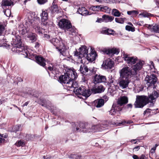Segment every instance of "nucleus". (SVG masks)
Here are the masks:
<instances>
[{
  "label": "nucleus",
  "instance_id": "bf43d9fd",
  "mask_svg": "<svg viewBox=\"0 0 159 159\" xmlns=\"http://www.w3.org/2000/svg\"><path fill=\"white\" fill-rule=\"evenodd\" d=\"M110 2H112V3H120V0H110Z\"/></svg>",
  "mask_w": 159,
  "mask_h": 159
},
{
  "label": "nucleus",
  "instance_id": "dca6fc26",
  "mask_svg": "<svg viewBox=\"0 0 159 159\" xmlns=\"http://www.w3.org/2000/svg\"><path fill=\"white\" fill-rule=\"evenodd\" d=\"M93 80L95 84L101 83H105L106 80V78L105 76L96 74L93 77Z\"/></svg>",
  "mask_w": 159,
  "mask_h": 159
},
{
  "label": "nucleus",
  "instance_id": "c85d7f7f",
  "mask_svg": "<svg viewBox=\"0 0 159 159\" xmlns=\"http://www.w3.org/2000/svg\"><path fill=\"white\" fill-rule=\"evenodd\" d=\"M149 26L150 27V28L151 29L152 31L159 33V25L155 24L152 26L150 25H149Z\"/></svg>",
  "mask_w": 159,
  "mask_h": 159
},
{
  "label": "nucleus",
  "instance_id": "5701e85b",
  "mask_svg": "<svg viewBox=\"0 0 159 159\" xmlns=\"http://www.w3.org/2000/svg\"><path fill=\"white\" fill-rule=\"evenodd\" d=\"M35 58L37 63L41 66L44 67L46 65V61L44 58L42 57L35 56Z\"/></svg>",
  "mask_w": 159,
  "mask_h": 159
},
{
  "label": "nucleus",
  "instance_id": "a211bd4d",
  "mask_svg": "<svg viewBox=\"0 0 159 159\" xmlns=\"http://www.w3.org/2000/svg\"><path fill=\"white\" fill-rule=\"evenodd\" d=\"M48 10L45 11L43 10L42 13L40 14L41 20L42 24L43 25L46 26L48 25L47 21L48 19V15L47 12Z\"/></svg>",
  "mask_w": 159,
  "mask_h": 159
},
{
  "label": "nucleus",
  "instance_id": "680f3d73",
  "mask_svg": "<svg viewBox=\"0 0 159 159\" xmlns=\"http://www.w3.org/2000/svg\"><path fill=\"white\" fill-rule=\"evenodd\" d=\"M103 99L104 100V101L105 102L107 101L108 99V97L106 95L103 96Z\"/></svg>",
  "mask_w": 159,
  "mask_h": 159
},
{
  "label": "nucleus",
  "instance_id": "423d86ee",
  "mask_svg": "<svg viewBox=\"0 0 159 159\" xmlns=\"http://www.w3.org/2000/svg\"><path fill=\"white\" fill-rule=\"evenodd\" d=\"M59 27L66 32L69 31V34L73 36L76 35V30L72 27L70 21L65 19H62L59 20L58 24Z\"/></svg>",
  "mask_w": 159,
  "mask_h": 159
},
{
  "label": "nucleus",
  "instance_id": "7ed1b4c3",
  "mask_svg": "<svg viewBox=\"0 0 159 159\" xmlns=\"http://www.w3.org/2000/svg\"><path fill=\"white\" fill-rule=\"evenodd\" d=\"M158 96V93L156 91H153L148 96L144 95L137 96L134 104V107L135 108H142L149 103V107H152Z\"/></svg>",
  "mask_w": 159,
  "mask_h": 159
},
{
  "label": "nucleus",
  "instance_id": "20e7f679",
  "mask_svg": "<svg viewBox=\"0 0 159 159\" xmlns=\"http://www.w3.org/2000/svg\"><path fill=\"white\" fill-rule=\"evenodd\" d=\"M12 40L11 44L13 46L12 51L25 56V57L31 59L30 53L27 50L25 49L24 47L22 46L20 36L16 34L15 32H12Z\"/></svg>",
  "mask_w": 159,
  "mask_h": 159
},
{
  "label": "nucleus",
  "instance_id": "79ce46f5",
  "mask_svg": "<svg viewBox=\"0 0 159 159\" xmlns=\"http://www.w3.org/2000/svg\"><path fill=\"white\" fill-rule=\"evenodd\" d=\"M25 144V143L24 142L22 141L21 140H19L17 142L15 143V145L18 147L20 146H23Z\"/></svg>",
  "mask_w": 159,
  "mask_h": 159
},
{
  "label": "nucleus",
  "instance_id": "bb28decb",
  "mask_svg": "<svg viewBox=\"0 0 159 159\" xmlns=\"http://www.w3.org/2000/svg\"><path fill=\"white\" fill-rule=\"evenodd\" d=\"M37 35L35 34L30 33L28 34L27 38L31 41L32 43H33L36 41L37 39Z\"/></svg>",
  "mask_w": 159,
  "mask_h": 159
},
{
  "label": "nucleus",
  "instance_id": "69168bd1",
  "mask_svg": "<svg viewBox=\"0 0 159 159\" xmlns=\"http://www.w3.org/2000/svg\"><path fill=\"white\" fill-rule=\"evenodd\" d=\"M132 157L133 159H139L138 156L136 155H134Z\"/></svg>",
  "mask_w": 159,
  "mask_h": 159
},
{
  "label": "nucleus",
  "instance_id": "c9c22d12",
  "mask_svg": "<svg viewBox=\"0 0 159 159\" xmlns=\"http://www.w3.org/2000/svg\"><path fill=\"white\" fill-rule=\"evenodd\" d=\"M102 5L96 6H93L91 7L90 9L93 11H101V6Z\"/></svg>",
  "mask_w": 159,
  "mask_h": 159
},
{
  "label": "nucleus",
  "instance_id": "412c9836",
  "mask_svg": "<svg viewBox=\"0 0 159 159\" xmlns=\"http://www.w3.org/2000/svg\"><path fill=\"white\" fill-rule=\"evenodd\" d=\"M97 56L96 52L92 51L90 53L87 54L85 57L88 61L92 62L95 60Z\"/></svg>",
  "mask_w": 159,
  "mask_h": 159
},
{
  "label": "nucleus",
  "instance_id": "774afa93",
  "mask_svg": "<svg viewBox=\"0 0 159 159\" xmlns=\"http://www.w3.org/2000/svg\"><path fill=\"white\" fill-rule=\"evenodd\" d=\"M50 158L49 157H46L45 156H42V157L41 159H50Z\"/></svg>",
  "mask_w": 159,
  "mask_h": 159
},
{
  "label": "nucleus",
  "instance_id": "f704fd0d",
  "mask_svg": "<svg viewBox=\"0 0 159 159\" xmlns=\"http://www.w3.org/2000/svg\"><path fill=\"white\" fill-rule=\"evenodd\" d=\"M112 15L116 17H119L120 16V13L117 9H113L112 11Z\"/></svg>",
  "mask_w": 159,
  "mask_h": 159
},
{
  "label": "nucleus",
  "instance_id": "ddd939ff",
  "mask_svg": "<svg viewBox=\"0 0 159 159\" xmlns=\"http://www.w3.org/2000/svg\"><path fill=\"white\" fill-rule=\"evenodd\" d=\"M144 61H139L131 67L132 74L133 75H137L138 71L140 70L144 64Z\"/></svg>",
  "mask_w": 159,
  "mask_h": 159
},
{
  "label": "nucleus",
  "instance_id": "8fccbe9b",
  "mask_svg": "<svg viewBox=\"0 0 159 159\" xmlns=\"http://www.w3.org/2000/svg\"><path fill=\"white\" fill-rule=\"evenodd\" d=\"M75 159H82V157L80 154H75Z\"/></svg>",
  "mask_w": 159,
  "mask_h": 159
},
{
  "label": "nucleus",
  "instance_id": "e2e57ef3",
  "mask_svg": "<svg viewBox=\"0 0 159 159\" xmlns=\"http://www.w3.org/2000/svg\"><path fill=\"white\" fill-rule=\"evenodd\" d=\"M137 140L136 139H131L130 141V142L132 143H133L134 144H138V142L137 141H135V142H134L136 140Z\"/></svg>",
  "mask_w": 159,
  "mask_h": 159
},
{
  "label": "nucleus",
  "instance_id": "49530a36",
  "mask_svg": "<svg viewBox=\"0 0 159 159\" xmlns=\"http://www.w3.org/2000/svg\"><path fill=\"white\" fill-rule=\"evenodd\" d=\"M32 136V135L27 134L25 136V139L26 140H31L33 138Z\"/></svg>",
  "mask_w": 159,
  "mask_h": 159
},
{
  "label": "nucleus",
  "instance_id": "ea45409f",
  "mask_svg": "<svg viewBox=\"0 0 159 159\" xmlns=\"http://www.w3.org/2000/svg\"><path fill=\"white\" fill-rule=\"evenodd\" d=\"M5 30V27L3 24L0 23V35H1Z\"/></svg>",
  "mask_w": 159,
  "mask_h": 159
},
{
  "label": "nucleus",
  "instance_id": "de8ad7c7",
  "mask_svg": "<svg viewBox=\"0 0 159 159\" xmlns=\"http://www.w3.org/2000/svg\"><path fill=\"white\" fill-rule=\"evenodd\" d=\"M112 54H118L119 52V50L118 49L115 48H111Z\"/></svg>",
  "mask_w": 159,
  "mask_h": 159
},
{
  "label": "nucleus",
  "instance_id": "37998d69",
  "mask_svg": "<svg viewBox=\"0 0 159 159\" xmlns=\"http://www.w3.org/2000/svg\"><path fill=\"white\" fill-rule=\"evenodd\" d=\"M101 11H104L102 9H104L105 10L106 12H108L110 11V9L106 6H102V5L101 6Z\"/></svg>",
  "mask_w": 159,
  "mask_h": 159
},
{
  "label": "nucleus",
  "instance_id": "4d7b16f0",
  "mask_svg": "<svg viewBox=\"0 0 159 159\" xmlns=\"http://www.w3.org/2000/svg\"><path fill=\"white\" fill-rule=\"evenodd\" d=\"M154 2L155 3L157 7L159 8V0H154Z\"/></svg>",
  "mask_w": 159,
  "mask_h": 159
},
{
  "label": "nucleus",
  "instance_id": "39448f33",
  "mask_svg": "<svg viewBox=\"0 0 159 159\" xmlns=\"http://www.w3.org/2000/svg\"><path fill=\"white\" fill-rule=\"evenodd\" d=\"M50 42L60 52L61 54L63 56L66 55L67 49L66 46V43L64 40L59 38V39L52 38L50 39Z\"/></svg>",
  "mask_w": 159,
  "mask_h": 159
},
{
  "label": "nucleus",
  "instance_id": "052dcab7",
  "mask_svg": "<svg viewBox=\"0 0 159 159\" xmlns=\"http://www.w3.org/2000/svg\"><path fill=\"white\" fill-rule=\"evenodd\" d=\"M140 149V146H137L133 148V150L135 151H137Z\"/></svg>",
  "mask_w": 159,
  "mask_h": 159
},
{
  "label": "nucleus",
  "instance_id": "0e129e2a",
  "mask_svg": "<svg viewBox=\"0 0 159 159\" xmlns=\"http://www.w3.org/2000/svg\"><path fill=\"white\" fill-rule=\"evenodd\" d=\"M146 157H145V155H144L142 154V155L140 158L139 159H146Z\"/></svg>",
  "mask_w": 159,
  "mask_h": 159
},
{
  "label": "nucleus",
  "instance_id": "f8f14e48",
  "mask_svg": "<svg viewBox=\"0 0 159 159\" xmlns=\"http://www.w3.org/2000/svg\"><path fill=\"white\" fill-rule=\"evenodd\" d=\"M79 70L83 75H91L95 73L93 68L89 69L87 66L81 65L80 66Z\"/></svg>",
  "mask_w": 159,
  "mask_h": 159
},
{
  "label": "nucleus",
  "instance_id": "6ab92c4d",
  "mask_svg": "<svg viewBox=\"0 0 159 159\" xmlns=\"http://www.w3.org/2000/svg\"><path fill=\"white\" fill-rule=\"evenodd\" d=\"M114 78L111 75L109 76L108 79L106 78V80L105 82V85L107 86L108 87H112L115 86V84L116 82Z\"/></svg>",
  "mask_w": 159,
  "mask_h": 159
},
{
  "label": "nucleus",
  "instance_id": "72a5a7b5",
  "mask_svg": "<svg viewBox=\"0 0 159 159\" xmlns=\"http://www.w3.org/2000/svg\"><path fill=\"white\" fill-rule=\"evenodd\" d=\"M103 32L105 34L107 35H113V33L115 32L114 31L112 30L107 29L103 30Z\"/></svg>",
  "mask_w": 159,
  "mask_h": 159
},
{
  "label": "nucleus",
  "instance_id": "4be33fe9",
  "mask_svg": "<svg viewBox=\"0 0 159 159\" xmlns=\"http://www.w3.org/2000/svg\"><path fill=\"white\" fill-rule=\"evenodd\" d=\"M54 2L52 3V5L49 8L51 11V13L52 14H58L61 12V10L59 8L57 5L53 4Z\"/></svg>",
  "mask_w": 159,
  "mask_h": 159
},
{
  "label": "nucleus",
  "instance_id": "2eb2a0df",
  "mask_svg": "<svg viewBox=\"0 0 159 159\" xmlns=\"http://www.w3.org/2000/svg\"><path fill=\"white\" fill-rule=\"evenodd\" d=\"M130 79L120 77L119 79V84L120 87L122 89L127 88L130 82Z\"/></svg>",
  "mask_w": 159,
  "mask_h": 159
},
{
  "label": "nucleus",
  "instance_id": "aec40b11",
  "mask_svg": "<svg viewBox=\"0 0 159 159\" xmlns=\"http://www.w3.org/2000/svg\"><path fill=\"white\" fill-rule=\"evenodd\" d=\"M105 89L102 85L93 87L91 89V92L93 94L100 93L103 92Z\"/></svg>",
  "mask_w": 159,
  "mask_h": 159
},
{
  "label": "nucleus",
  "instance_id": "864d4df0",
  "mask_svg": "<svg viewBox=\"0 0 159 159\" xmlns=\"http://www.w3.org/2000/svg\"><path fill=\"white\" fill-rule=\"evenodd\" d=\"M112 49H108L105 51L106 53L108 55L112 54Z\"/></svg>",
  "mask_w": 159,
  "mask_h": 159
},
{
  "label": "nucleus",
  "instance_id": "2f4dec72",
  "mask_svg": "<svg viewBox=\"0 0 159 159\" xmlns=\"http://www.w3.org/2000/svg\"><path fill=\"white\" fill-rule=\"evenodd\" d=\"M104 104V100L102 99H98L96 106L97 108H99L103 106Z\"/></svg>",
  "mask_w": 159,
  "mask_h": 159
},
{
  "label": "nucleus",
  "instance_id": "6e6d98bb",
  "mask_svg": "<svg viewBox=\"0 0 159 159\" xmlns=\"http://www.w3.org/2000/svg\"><path fill=\"white\" fill-rule=\"evenodd\" d=\"M75 154H72L70 155H68V157L71 159H75Z\"/></svg>",
  "mask_w": 159,
  "mask_h": 159
},
{
  "label": "nucleus",
  "instance_id": "9d476101",
  "mask_svg": "<svg viewBox=\"0 0 159 159\" xmlns=\"http://www.w3.org/2000/svg\"><path fill=\"white\" fill-rule=\"evenodd\" d=\"M38 102L42 106L50 110L52 112H53V110L55 108V107H54L53 104L48 100H46L44 99H40L39 101Z\"/></svg>",
  "mask_w": 159,
  "mask_h": 159
},
{
  "label": "nucleus",
  "instance_id": "473e14b6",
  "mask_svg": "<svg viewBox=\"0 0 159 159\" xmlns=\"http://www.w3.org/2000/svg\"><path fill=\"white\" fill-rule=\"evenodd\" d=\"M21 125H17L14 126L12 128L11 132L16 133V132L20 131Z\"/></svg>",
  "mask_w": 159,
  "mask_h": 159
},
{
  "label": "nucleus",
  "instance_id": "4468645a",
  "mask_svg": "<svg viewBox=\"0 0 159 159\" xmlns=\"http://www.w3.org/2000/svg\"><path fill=\"white\" fill-rule=\"evenodd\" d=\"M123 58L126 62L128 64L132 65L136 63L137 58L136 57H130L127 54L124 53Z\"/></svg>",
  "mask_w": 159,
  "mask_h": 159
},
{
  "label": "nucleus",
  "instance_id": "338daca9",
  "mask_svg": "<svg viewBox=\"0 0 159 159\" xmlns=\"http://www.w3.org/2000/svg\"><path fill=\"white\" fill-rule=\"evenodd\" d=\"M156 149H155V147H153L151 150V152L152 153L155 152V150Z\"/></svg>",
  "mask_w": 159,
  "mask_h": 159
},
{
  "label": "nucleus",
  "instance_id": "3c124183",
  "mask_svg": "<svg viewBox=\"0 0 159 159\" xmlns=\"http://www.w3.org/2000/svg\"><path fill=\"white\" fill-rule=\"evenodd\" d=\"M48 69L49 70V71L52 72V73H54L53 72L54 70V68L53 65L51 64V66H49L48 68Z\"/></svg>",
  "mask_w": 159,
  "mask_h": 159
},
{
  "label": "nucleus",
  "instance_id": "c03bdc74",
  "mask_svg": "<svg viewBox=\"0 0 159 159\" xmlns=\"http://www.w3.org/2000/svg\"><path fill=\"white\" fill-rule=\"evenodd\" d=\"M127 14L129 15H131L132 14H138V11L135 10H132L130 11H128L127 12Z\"/></svg>",
  "mask_w": 159,
  "mask_h": 159
},
{
  "label": "nucleus",
  "instance_id": "cd10ccee",
  "mask_svg": "<svg viewBox=\"0 0 159 159\" xmlns=\"http://www.w3.org/2000/svg\"><path fill=\"white\" fill-rule=\"evenodd\" d=\"M126 123L128 124H130L133 123V122L132 120H129L127 121V122L125 121H124L119 123L113 122L111 123V124L113 125H115L116 126H120L121 125H124Z\"/></svg>",
  "mask_w": 159,
  "mask_h": 159
},
{
  "label": "nucleus",
  "instance_id": "f3484780",
  "mask_svg": "<svg viewBox=\"0 0 159 159\" xmlns=\"http://www.w3.org/2000/svg\"><path fill=\"white\" fill-rule=\"evenodd\" d=\"M114 65V62L111 60L108 59L103 61L102 66L103 69H108L112 68Z\"/></svg>",
  "mask_w": 159,
  "mask_h": 159
},
{
  "label": "nucleus",
  "instance_id": "c756f323",
  "mask_svg": "<svg viewBox=\"0 0 159 159\" xmlns=\"http://www.w3.org/2000/svg\"><path fill=\"white\" fill-rule=\"evenodd\" d=\"M112 106H113V108H114L116 111H120L122 109L121 107L122 106L120 105L117 102V103H114Z\"/></svg>",
  "mask_w": 159,
  "mask_h": 159
},
{
  "label": "nucleus",
  "instance_id": "58836bf2",
  "mask_svg": "<svg viewBox=\"0 0 159 159\" xmlns=\"http://www.w3.org/2000/svg\"><path fill=\"white\" fill-rule=\"evenodd\" d=\"M132 105L131 104H128L125 106L123 107V109H125L126 111H128L129 110H130L132 107Z\"/></svg>",
  "mask_w": 159,
  "mask_h": 159
},
{
  "label": "nucleus",
  "instance_id": "e433bc0d",
  "mask_svg": "<svg viewBox=\"0 0 159 159\" xmlns=\"http://www.w3.org/2000/svg\"><path fill=\"white\" fill-rule=\"evenodd\" d=\"M125 20V18H115V21L116 23L120 24H123Z\"/></svg>",
  "mask_w": 159,
  "mask_h": 159
},
{
  "label": "nucleus",
  "instance_id": "9b49d317",
  "mask_svg": "<svg viewBox=\"0 0 159 159\" xmlns=\"http://www.w3.org/2000/svg\"><path fill=\"white\" fill-rule=\"evenodd\" d=\"M37 18L36 20H33L28 17L25 19V24L27 26V27L31 26L33 27H37L38 25V22H39L40 19L39 17H38L36 16Z\"/></svg>",
  "mask_w": 159,
  "mask_h": 159
},
{
  "label": "nucleus",
  "instance_id": "0eeeda50",
  "mask_svg": "<svg viewBox=\"0 0 159 159\" xmlns=\"http://www.w3.org/2000/svg\"><path fill=\"white\" fill-rule=\"evenodd\" d=\"M79 52L76 51L75 53V56L78 59L77 61L83 63L84 62L83 60L86 59V56L88 53V49L85 46H83L79 48Z\"/></svg>",
  "mask_w": 159,
  "mask_h": 159
},
{
  "label": "nucleus",
  "instance_id": "6e6552de",
  "mask_svg": "<svg viewBox=\"0 0 159 159\" xmlns=\"http://www.w3.org/2000/svg\"><path fill=\"white\" fill-rule=\"evenodd\" d=\"M145 80L148 87H151L154 88L155 84L157 81V79L155 75L151 74L146 76Z\"/></svg>",
  "mask_w": 159,
  "mask_h": 159
},
{
  "label": "nucleus",
  "instance_id": "5fc2aeb1",
  "mask_svg": "<svg viewBox=\"0 0 159 159\" xmlns=\"http://www.w3.org/2000/svg\"><path fill=\"white\" fill-rule=\"evenodd\" d=\"M5 139L3 138V136H1V134H0V144L4 142Z\"/></svg>",
  "mask_w": 159,
  "mask_h": 159
},
{
  "label": "nucleus",
  "instance_id": "f03ea898",
  "mask_svg": "<svg viewBox=\"0 0 159 159\" xmlns=\"http://www.w3.org/2000/svg\"><path fill=\"white\" fill-rule=\"evenodd\" d=\"M107 127V125L103 123L92 126L87 123L80 122L74 124L73 125V129L75 132L86 133L90 132L101 131L106 129Z\"/></svg>",
  "mask_w": 159,
  "mask_h": 159
},
{
  "label": "nucleus",
  "instance_id": "7c9ffc66",
  "mask_svg": "<svg viewBox=\"0 0 159 159\" xmlns=\"http://www.w3.org/2000/svg\"><path fill=\"white\" fill-rule=\"evenodd\" d=\"M13 2L11 0H3L2 5L4 6H10L13 4Z\"/></svg>",
  "mask_w": 159,
  "mask_h": 159
},
{
  "label": "nucleus",
  "instance_id": "603ef678",
  "mask_svg": "<svg viewBox=\"0 0 159 159\" xmlns=\"http://www.w3.org/2000/svg\"><path fill=\"white\" fill-rule=\"evenodd\" d=\"M152 110L149 108L147 109L143 112L144 115H146L147 114H148Z\"/></svg>",
  "mask_w": 159,
  "mask_h": 159
},
{
  "label": "nucleus",
  "instance_id": "09e8293b",
  "mask_svg": "<svg viewBox=\"0 0 159 159\" xmlns=\"http://www.w3.org/2000/svg\"><path fill=\"white\" fill-rule=\"evenodd\" d=\"M38 3L40 5H43L48 2V0H37Z\"/></svg>",
  "mask_w": 159,
  "mask_h": 159
},
{
  "label": "nucleus",
  "instance_id": "4c0bfd02",
  "mask_svg": "<svg viewBox=\"0 0 159 159\" xmlns=\"http://www.w3.org/2000/svg\"><path fill=\"white\" fill-rule=\"evenodd\" d=\"M139 15L142 16L144 17H148L151 16L152 15L148 12L141 13L139 14Z\"/></svg>",
  "mask_w": 159,
  "mask_h": 159
},
{
  "label": "nucleus",
  "instance_id": "a18cd8bd",
  "mask_svg": "<svg viewBox=\"0 0 159 159\" xmlns=\"http://www.w3.org/2000/svg\"><path fill=\"white\" fill-rule=\"evenodd\" d=\"M116 111L114 108H113V106H112L111 109L109 111L110 114L111 115H114L116 113Z\"/></svg>",
  "mask_w": 159,
  "mask_h": 159
},
{
  "label": "nucleus",
  "instance_id": "f257e3e1",
  "mask_svg": "<svg viewBox=\"0 0 159 159\" xmlns=\"http://www.w3.org/2000/svg\"><path fill=\"white\" fill-rule=\"evenodd\" d=\"M78 76L77 73L74 69H69L64 75H62L59 78V81L62 84H66L68 88H74V92L80 98V95L87 98L89 96L91 93L89 89H86L84 86L80 87L76 86L77 84L75 81Z\"/></svg>",
  "mask_w": 159,
  "mask_h": 159
},
{
  "label": "nucleus",
  "instance_id": "b1692460",
  "mask_svg": "<svg viewBox=\"0 0 159 159\" xmlns=\"http://www.w3.org/2000/svg\"><path fill=\"white\" fill-rule=\"evenodd\" d=\"M128 102V99L126 96H122L119 98L117 102L121 106L127 103Z\"/></svg>",
  "mask_w": 159,
  "mask_h": 159
},
{
  "label": "nucleus",
  "instance_id": "a878e982",
  "mask_svg": "<svg viewBox=\"0 0 159 159\" xmlns=\"http://www.w3.org/2000/svg\"><path fill=\"white\" fill-rule=\"evenodd\" d=\"M102 18L103 21L105 22H111L114 19V17L108 15H104L102 16Z\"/></svg>",
  "mask_w": 159,
  "mask_h": 159
},
{
  "label": "nucleus",
  "instance_id": "13d9d810",
  "mask_svg": "<svg viewBox=\"0 0 159 159\" xmlns=\"http://www.w3.org/2000/svg\"><path fill=\"white\" fill-rule=\"evenodd\" d=\"M39 45H40L39 43L38 42H36L35 43V45L34 46V47L36 49H37V48H39Z\"/></svg>",
  "mask_w": 159,
  "mask_h": 159
},
{
  "label": "nucleus",
  "instance_id": "393cba45",
  "mask_svg": "<svg viewBox=\"0 0 159 159\" xmlns=\"http://www.w3.org/2000/svg\"><path fill=\"white\" fill-rule=\"evenodd\" d=\"M77 12L82 16H86L87 15H90L91 14L89 13V11L84 7H80L77 10Z\"/></svg>",
  "mask_w": 159,
  "mask_h": 159
},
{
  "label": "nucleus",
  "instance_id": "a19ab883",
  "mask_svg": "<svg viewBox=\"0 0 159 159\" xmlns=\"http://www.w3.org/2000/svg\"><path fill=\"white\" fill-rule=\"evenodd\" d=\"M125 30L129 31L134 32L135 31L134 28L129 25H126L125 26Z\"/></svg>",
  "mask_w": 159,
  "mask_h": 159
},
{
  "label": "nucleus",
  "instance_id": "1a4fd4ad",
  "mask_svg": "<svg viewBox=\"0 0 159 159\" xmlns=\"http://www.w3.org/2000/svg\"><path fill=\"white\" fill-rule=\"evenodd\" d=\"M120 77L130 79L132 76L134 75L132 74L131 68L127 66L123 67L119 71Z\"/></svg>",
  "mask_w": 159,
  "mask_h": 159
}]
</instances>
